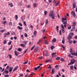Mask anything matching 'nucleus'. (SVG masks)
Masks as SVG:
<instances>
[{
	"label": "nucleus",
	"mask_w": 77,
	"mask_h": 77,
	"mask_svg": "<svg viewBox=\"0 0 77 77\" xmlns=\"http://www.w3.org/2000/svg\"><path fill=\"white\" fill-rule=\"evenodd\" d=\"M18 51H22V49L21 48H19L18 49Z\"/></svg>",
	"instance_id": "49530a36"
},
{
	"label": "nucleus",
	"mask_w": 77,
	"mask_h": 77,
	"mask_svg": "<svg viewBox=\"0 0 77 77\" xmlns=\"http://www.w3.org/2000/svg\"><path fill=\"white\" fill-rule=\"evenodd\" d=\"M3 44H6V40H5L3 41Z\"/></svg>",
	"instance_id": "2f4dec72"
},
{
	"label": "nucleus",
	"mask_w": 77,
	"mask_h": 77,
	"mask_svg": "<svg viewBox=\"0 0 77 77\" xmlns=\"http://www.w3.org/2000/svg\"><path fill=\"white\" fill-rule=\"evenodd\" d=\"M73 26H75V23L73 22L72 23Z\"/></svg>",
	"instance_id": "09e8293b"
},
{
	"label": "nucleus",
	"mask_w": 77,
	"mask_h": 77,
	"mask_svg": "<svg viewBox=\"0 0 77 77\" xmlns=\"http://www.w3.org/2000/svg\"><path fill=\"white\" fill-rule=\"evenodd\" d=\"M14 53H15V55L16 56H18V54H17V51H14Z\"/></svg>",
	"instance_id": "4be33fe9"
},
{
	"label": "nucleus",
	"mask_w": 77,
	"mask_h": 77,
	"mask_svg": "<svg viewBox=\"0 0 77 77\" xmlns=\"http://www.w3.org/2000/svg\"><path fill=\"white\" fill-rule=\"evenodd\" d=\"M56 54V53L54 52V53H53L52 54V56H55Z\"/></svg>",
	"instance_id": "412c9836"
},
{
	"label": "nucleus",
	"mask_w": 77,
	"mask_h": 77,
	"mask_svg": "<svg viewBox=\"0 0 77 77\" xmlns=\"http://www.w3.org/2000/svg\"><path fill=\"white\" fill-rule=\"evenodd\" d=\"M5 31H6V29H3V30L1 31V32H5Z\"/></svg>",
	"instance_id": "6e6d98bb"
},
{
	"label": "nucleus",
	"mask_w": 77,
	"mask_h": 77,
	"mask_svg": "<svg viewBox=\"0 0 77 77\" xmlns=\"http://www.w3.org/2000/svg\"><path fill=\"white\" fill-rule=\"evenodd\" d=\"M33 6H34V8H36L37 7L36 4L34 3L33 4Z\"/></svg>",
	"instance_id": "c756f323"
},
{
	"label": "nucleus",
	"mask_w": 77,
	"mask_h": 77,
	"mask_svg": "<svg viewBox=\"0 0 77 77\" xmlns=\"http://www.w3.org/2000/svg\"><path fill=\"white\" fill-rule=\"evenodd\" d=\"M45 15H46L47 14V11H45L44 12Z\"/></svg>",
	"instance_id": "c9c22d12"
},
{
	"label": "nucleus",
	"mask_w": 77,
	"mask_h": 77,
	"mask_svg": "<svg viewBox=\"0 0 77 77\" xmlns=\"http://www.w3.org/2000/svg\"><path fill=\"white\" fill-rule=\"evenodd\" d=\"M5 77H9V75H5L4 76Z\"/></svg>",
	"instance_id": "052dcab7"
},
{
	"label": "nucleus",
	"mask_w": 77,
	"mask_h": 77,
	"mask_svg": "<svg viewBox=\"0 0 77 77\" xmlns=\"http://www.w3.org/2000/svg\"><path fill=\"white\" fill-rule=\"evenodd\" d=\"M61 27L62 28V29H65V28H64V26H63V25H61Z\"/></svg>",
	"instance_id": "4c0bfd02"
},
{
	"label": "nucleus",
	"mask_w": 77,
	"mask_h": 77,
	"mask_svg": "<svg viewBox=\"0 0 77 77\" xmlns=\"http://www.w3.org/2000/svg\"><path fill=\"white\" fill-rule=\"evenodd\" d=\"M62 22L63 23V24H67V23H66V22L65 21H62Z\"/></svg>",
	"instance_id": "72a5a7b5"
},
{
	"label": "nucleus",
	"mask_w": 77,
	"mask_h": 77,
	"mask_svg": "<svg viewBox=\"0 0 77 77\" xmlns=\"http://www.w3.org/2000/svg\"><path fill=\"white\" fill-rule=\"evenodd\" d=\"M54 69H52V70L51 73L52 74H53V73L54 72Z\"/></svg>",
	"instance_id": "bb28decb"
},
{
	"label": "nucleus",
	"mask_w": 77,
	"mask_h": 77,
	"mask_svg": "<svg viewBox=\"0 0 77 77\" xmlns=\"http://www.w3.org/2000/svg\"><path fill=\"white\" fill-rule=\"evenodd\" d=\"M54 48V46H51V50H53V49Z\"/></svg>",
	"instance_id": "393cba45"
},
{
	"label": "nucleus",
	"mask_w": 77,
	"mask_h": 77,
	"mask_svg": "<svg viewBox=\"0 0 77 77\" xmlns=\"http://www.w3.org/2000/svg\"><path fill=\"white\" fill-rule=\"evenodd\" d=\"M39 68H40V66H37V67H35L34 68V69H35L36 70H36H37V69H39Z\"/></svg>",
	"instance_id": "2eb2a0df"
},
{
	"label": "nucleus",
	"mask_w": 77,
	"mask_h": 77,
	"mask_svg": "<svg viewBox=\"0 0 77 77\" xmlns=\"http://www.w3.org/2000/svg\"><path fill=\"white\" fill-rule=\"evenodd\" d=\"M28 62V61H27L26 62H25L23 63V64L24 65H26V64H27V63Z\"/></svg>",
	"instance_id": "3c124183"
},
{
	"label": "nucleus",
	"mask_w": 77,
	"mask_h": 77,
	"mask_svg": "<svg viewBox=\"0 0 77 77\" xmlns=\"http://www.w3.org/2000/svg\"><path fill=\"white\" fill-rule=\"evenodd\" d=\"M19 25L20 26H21V27H22V24H21V23H19Z\"/></svg>",
	"instance_id": "4d7b16f0"
},
{
	"label": "nucleus",
	"mask_w": 77,
	"mask_h": 77,
	"mask_svg": "<svg viewBox=\"0 0 77 77\" xmlns=\"http://www.w3.org/2000/svg\"><path fill=\"white\" fill-rule=\"evenodd\" d=\"M60 60L61 61V62H63L65 61V60H64V59H63V58H61L60 59Z\"/></svg>",
	"instance_id": "f704fd0d"
},
{
	"label": "nucleus",
	"mask_w": 77,
	"mask_h": 77,
	"mask_svg": "<svg viewBox=\"0 0 77 77\" xmlns=\"http://www.w3.org/2000/svg\"><path fill=\"white\" fill-rule=\"evenodd\" d=\"M71 62L69 63L68 64L69 65H73L75 62V60L74 59H72L71 60Z\"/></svg>",
	"instance_id": "f03ea898"
},
{
	"label": "nucleus",
	"mask_w": 77,
	"mask_h": 77,
	"mask_svg": "<svg viewBox=\"0 0 77 77\" xmlns=\"http://www.w3.org/2000/svg\"><path fill=\"white\" fill-rule=\"evenodd\" d=\"M60 59V57H57V58H56V60H59Z\"/></svg>",
	"instance_id": "c03bdc74"
},
{
	"label": "nucleus",
	"mask_w": 77,
	"mask_h": 77,
	"mask_svg": "<svg viewBox=\"0 0 77 77\" xmlns=\"http://www.w3.org/2000/svg\"><path fill=\"white\" fill-rule=\"evenodd\" d=\"M5 73H6V74H8V73H9V72L8 71V70H5Z\"/></svg>",
	"instance_id": "473e14b6"
},
{
	"label": "nucleus",
	"mask_w": 77,
	"mask_h": 77,
	"mask_svg": "<svg viewBox=\"0 0 77 77\" xmlns=\"http://www.w3.org/2000/svg\"><path fill=\"white\" fill-rule=\"evenodd\" d=\"M45 29H43L42 30V32L43 33H44V32H45Z\"/></svg>",
	"instance_id": "e2e57ef3"
},
{
	"label": "nucleus",
	"mask_w": 77,
	"mask_h": 77,
	"mask_svg": "<svg viewBox=\"0 0 77 77\" xmlns=\"http://www.w3.org/2000/svg\"><path fill=\"white\" fill-rule=\"evenodd\" d=\"M44 43L45 44H48V41H47V40H45L44 41Z\"/></svg>",
	"instance_id": "6ab92c4d"
},
{
	"label": "nucleus",
	"mask_w": 77,
	"mask_h": 77,
	"mask_svg": "<svg viewBox=\"0 0 77 77\" xmlns=\"http://www.w3.org/2000/svg\"><path fill=\"white\" fill-rule=\"evenodd\" d=\"M70 52L72 56H77V51H76V53L74 52V51L72 50V48H71L70 49Z\"/></svg>",
	"instance_id": "f257e3e1"
},
{
	"label": "nucleus",
	"mask_w": 77,
	"mask_h": 77,
	"mask_svg": "<svg viewBox=\"0 0 77 77\" xmlns=\"http://www.w3.org/2000/svg\"><path fill=\"white\" fill-rule=\"evenodd\" d=\"M8 56L9 57V58L11 59H12V55L10 54H8Z\"/></svg>",
	"instance_id": "58836bf2"
},
{
	"label": "nucleus",
	"mask_w": 77,
	"mask_h": 77,
	"mask_svg": "<svg viewBox=\"0 0 77 77\" xmlns=\"http://www.w3.org/2000/svg\"><path fill=\"white\" fill-rule=\"evenodd\" d=\"M53 11H51V13L49 14V17H51L52 19H54L55 18L54 17V16L53 15Z\"/></svg>",
	"instance_id": "7ed1b4c3"
},
{
	"label": "nucleus",
	"mask_w": 77,
	"mask_h": 77,
	"mask_svg": "<svg viewBox=\"0 0 77 77\" xmlns=\"http://www.w3.org/2000/svg\"><path fill=\"white\" fill-rule=\"evenodd\" d=\"M63 21H67V20H66V19L65 18H62Z\"/></svg>",
	"instance_id": "7c9ffc66"
},
{
	"label": "nucleus",
	"mask_w": 77,
	"mask_h": 77,
	"mask_svg": "<svg viewBox=\"0 0 77 77\" xmlns=\"http://www.w3.org/2000/svg\"><path fill=\"white\" fill-rule=\"evenodd\" d=\"M23 25L25 26H27V24H26V23L25 21H23Z\"/></svg>",
	"instance_id": "a878e982"
},
{
	"label": "nucleus",
	"mask_w": 77,
	"mask_h": 77,
	"mask_svg": "<svg viewBox=\"0 0 77 77\" xmlns=\"http://www.w3.org/2000/svg\"><path fill=\"white\" fill-rule=\"evenodd\" d=\"M24 36L26 38H27V34L26 33H25Z\"/></svg>",
	"instance_id": "5fc2aeb1"
},
{
	"label": "nucleus",
	"mask_w": 77,
	"mask_h": 77,
	"mask_svg": "<svg viewBox=\"0 0 77 77\" xmlns=\"http://www.w3.org/2000/svg\"><path fill=\"white\" fill-rule=\"evenodd\" d=\"M12 46L11 45V47L10 48L9 50V51H10V50H12Z\"/></svg>",
	"instance_id": "a19ab883"
},
{
	"label": "nucleus",
	"mask_w": 77,
	"mask_h": 77,
	"mask_svg": "<svg viewBox=\"0 0 77 77\" xmlns=\"http://www.w3.org/2000/svg\"><path fill=\"white\" fill-rule=\"evenodd\" d=\"M12 69H13V67H11L10 68V69L9 70V72H12Z\"/></svg>",
	"instance_id": "6e6552de"
},
{
	"label": "nucleus",
	"mask_w": 77,
	"mask_h": 77,
	"mask_svg": "<svg viewBox=\"0 0 77 77\" xmlns=\"http://www.w3.org/2000/svg\"><path fill=\"white\" fill-rule=\"evenodd\" d=\"M9 26H12V23L11 22H9Z\"/></svg>",
	"instance_id": "a18cd8bd"
},
{
	"label": "nucleus",
	"mask_w": 77,
	"mask_h": 77,
	"mask_svg": "<svg viewBox=\"0 0 77 77\" xmlns=\"http://www.w3.org/2000/svg\"><path fill=\"white\" fill-rule=\"evenodd\" d=\"M73 43L74 44H76V41L75 40H73Z\"/></svg>",
	"instance_id": "13d9d810"
},
{
	"label": "nucleus",
	"mask_w": 77,
	"mask_h": 77,
	"mask_svg": "<svg viewBox=\"0 0 77 77\" xmlns=\"http://www.w3.org/2000/svg\"><path fill=\"white\" fill-rule=\"evenodd\" d=\"M18 68V66H16L15 68L13 70V72H14V71H16L17 69Z\"/></svg>",
	"instance_id": "0eeeda50"
},
{
	"label": "nucleus",
	"mask_w": 77,
	"mask_h": 77,
	"mask_svg": "<svg viewBox=\"0 0 77 77\" xmlns=\"http://www.w3.org/2000/svg\"><path fill=\"white\" fill-rule=\"evenodd\" d=\"M52 60L51 59H49L48 60L45 61V62H46V63H48V62H51Z\"/></svg>",
	"instance_id": "9d476101"
},
{
	"label": "nucleus",
	"mask_w": 77,
	"mask_h": 77,
	"mask_svg": "<svg viewBox=\"0 0 77 77\" xmlns=\"http://www.w3.org/2000/svg\"><path fill=\"white\" fill-rule=\"evenodd\" d=\"M18 5L19 6H22V2L19 3Z\"/></svg>",
	"instance_id": "37998d69"
},
{
	"label": "nucleus",
	"mask_w": 77,
	"mask_h": 77,
	"mask_svg": "<svg viewBox=\"0 0 77 77\" xmlns=\"http://www.w3.org/2000/svg\"><path fill=\"white\" fill-rule=\"evenodd\" d=\"M23 43H24V45H26L27 44V41H25L23 42Z\"/></svg>",
	"instance_id": "c85d7f7f"
},
{
	"label": "nucleus",
	"mask_w": 77,
	"mask_h": 77,
	"mask_svg": "<svg viewBox=\"0 0 77 77\" xmlns=\"http://www.w3.org/2000/svg\"><path fill=\"white\" fill-rule=\"evenodd\" d=\"M68 42L69 44H72V40H71L70 39H68Z\"/></svg>",
	"instance_id": "f8f14e48"
},
{
	"label": "nucleus",
	"mask_w": 77,
	"mask_h": 77,
	"mask_svg": "<svg viewBox=\"0 0 77 77\" xmlns=\"http://www.w3.org/2000/svg\"><path fill=\"white\" fill-rule=\"evenodd\" d=\"M68 29L69 30H70V29H71V26H70L68 27Z\"/></svg>",
	"instance_id": "0e129e2a"
},
{
	"label": "nucleus",
	"mask_w": 77,
	"mask_h": 77,
	"mask_svg": "<svg viewBox=\"0 0 77 77\" xmlns=\"http://www.w3.org/2000/svg\"><path fill=\"white\" fill-rule=\"evenodd\" d=\"M4 34L5 35H10V32H8L7 33H5Z\"/></svg>",
	"instance_id": "f3484780"
},
{
	"label": "nucleus",
	"mask_w": 77,
	"mask_h": 77,
	"mask_svg": "<svg viewBox=\"0 0 77 77\" xmlns=\"http://www.w3.org/2000/svg\"><path fill=\"white\" fill-rule=\"evenodd\" d=\"M20 46L21 47H23V48H24L25 47V45L24 44H20Z\"/></svg>",
	"instance_id": "dca6fc26"
},
{
	"label": "nucleus",
	"mask_w": 77,
	"mask_h": 77,
	"mask_svg": "<svg viewBox=\"0 0 77 77\" xmlns=\"http://www.w3.org/2000/svg\"><path fill=\"white\" fill-rule=\"evenodd\" d=\"M27 8H30V5H29L27 6Z\"/></svg>",
	"instance_id": "bf43d9fd"
},
{
	"label": "nucleus",
	"mask_w": 77,
	"mask_h": 77,
	"mask_svg": "<svg viewBox=\"0 0 77 77\" xmlns=\"http://www.w3.org/2000/svg\"><path fill=\"white\" fill-rule=\"evenodd\" d=\"M62 47L63 49L64 50H65V47H64V46H62Z\"/></svg>",
	"instance_id": "774afa93"
},
{
	"label": "nucleus",
	"mask_w": 77,
	"mask_h": 77,
	"mask_svg": "<svg viewBox=\"0 0 77 77\" xmlns=\"http://www.w3.org/2000/svg\"><path fill=\"white\" fill-rule=\"evenodd\" d=\"M42 41V39H40L37 43V45L39 44H40V43H41V42Z\"/></svg>",
	"instance_id": "9b49d317"
},
{
	"label": "nucleus",
	"mask_w": 77,
	"mask_h": 77,
	"mask_svg": "<svg viewBox=\"0 0 77 77\" xmlns=\"http://www.w3.org/2000/svg\"><path fill=\"white\" fill-rule=\"evenodd\" d=\"M17 28H18L19 30H23V27H20V26H17Z\"/></svg>",
	"instance_id": "ddd939ff"
},
{
	"label": "nucleus",
	"mask_w": 77,
	"mask_h": 77,
	"mask_svg": "<svg viewBox=\"0 0 77 77\" xmlns=\"http://www.w3.org/2000/svg\"><path fill=\"white\" fill-rule=\"evenodd\" d=\"M70 34L72 36H74V33H73V32L70 33Z\"/></svg>",
	"instance_id": "69168bd1"
},
{
	"label": "nucleus",
	"mask_w": 77,
	"mask_h": 77,
	"mask_svg": "<svg viewBox=\"0 0 77 77\" xmlns=\"http://www.w3.org/2000/svg\"><path fill=\"white\" fill-rule=\"evenodd\" d=\"M35 45H34L31 48V51H32V50H33V49L35 48Z\"/></svg>",
	"instance_id": "b1692460"
},
{
	"label": "nucleus",
	"mask_w": 77,
	"mask_h": 77,
	"mask_svg": "<svg viewBox=\"0 0 77 77\" xmlns=\"http://www.w3.org/2000/svg\"><path fill=\"white\" fill-rule=\"evenodd\" d=\"M56 41V38H54L52 40V43H54Z\"/></svg>",
	"instance_id": "4468645a"
},
{
	"label": "nucleus",
	"mask_w": 77,
	"mask_h": 77,
	"mask_svg": "<svg viewBox=\"0 0 77 77\" xmlns=\"http://www.w3.org/2000/svg\"><path fill=\"white\" fill-rule=\"evenodd\" d=\"M38 49H39V47H37L35 49V50L34 51V52L35 53H36L37 51H38Z\"/></svg>",
	"instance_id": "423d86ee"
},
{
	"label": "nucleus",
	"mask_w": 77,
	"mask_h": 77,
	"mask_svg": "<svg viewBox=\"0 0 77 77\" xmlns=\"http://www.w3.org/2000/svg\"><path fill=\"white\" fill-rule=\"evenodd\" d=\"M42 57H39V59L41 60L42 59Z\"/></svg>",
	"instance_id": "338daca9"
},
{
	"label": "nucleus",
	"mask_w": 77,
	"mask_h": 77,
	"mask_svg": "<svg viewBox=\"0 0 77 77\" xmlns=\"http://www.w3.org/2000/svg\"><path fill=\"white\" fill-rule=\"evenodd\" d=\"M68 39H72V36L70 35L68 38Z\"/></svg>",
	"instance_id": "aec40b11"
},
{
	"label": "nucleus",
	"mask_w": 77,
	"mask_h": 77,
	"mask_svg": "<svg viewBox=\"0 0 77 77\" xmlns=\"http://www.w3.org/2000/svg\"><path fill=\"white\" fill-rule=\"evenodd\" d=\"M45 53H46V54L44 53L43 54V55L44 56H48V51H46L45 52Z\"/></svg>",
	"instance_id": "39448f33"
},
{
	"label": "nucleus",
	"mask_w": 77,
	"mask_h": 77,
	"mask_svg": "<svg viewBox=\"0 0 77 77\" xmlns=\"http://www.w3.org/2000/svg\"><path fill=\"white\" fill-rule=\"evenodd\" d=\"M71 13L72 14L74 17H75V14L74 11H72L71 12Z\"/></svg>",
	"instance_id": "1a4fd4ad"
},
{
	"label": "nucleus",
	"mask_w": 77,
	"mask_h": 77,
	"mask_svg": "<svg viewBox=\"0 0 77 77\" xmlns=\"http://www.w3.org/2000/svg\"><path fill=\"white\" fill-rule=\"evenodd\" d=\"M10 7L11 8H12V7H13V4L11 3Z\"/></svg>",
	"instance_id": "864d4df0"
},
{
	"label": "nucleus",
	"mask_w": 77,
	"mask_h": 77,
	"mask_svg": "<svg viewBox=\"0 0 77 77\" xmlns=\"http://www.w3.org/2000/svg\"><path fill=\"white\" fill-rule=\"evenodd\" d=\"M15 20H18V16L17 15H15Z\"/></svg>",
	"instance_id": "5701e85b"
},
{
	"label": "nucleus",
	"mask_w": 77,
	"mask_h": 77,
	"mask_svg": "<svg viewBox=\"0 0 77 77\" xmlns=\"http://www.w3.org/2000/svg\"><path fill=\"white\" fill-rule=\"evenodd\" d=\"M48 23V19H47L46 20L45 24H47Z\"/></svg>",
	"instance_id": "cd10ccee"
},
{
	"label": "nucleus",
	"mask_w": 77,
	"mask_h": 77,
	"mask_svg": "<svg viewBox=\"0 0 77 77\" xmlns=\"http://www.w3.org/2000/svg\"><path fill=\"white\" fill-rule=\"evenodd\" d=\"M12 43V41H10V42H9L8 44V45H11V43Z\"/></svg>",
	"instance_id": "de8ad7c7"
},
{
	"label": "nucleus",
	"mask_w": 77,
	"mask_h": 77,
	"mask_svg": "<svg viewBox=\"0 0 77 77\" xmlns=\"http://www.w3.org/2000/svg\"><path fill=\"white\" fill-rule=\"evenodd\" d=\"M7 23L6 21H4V22L2 23V24H5L6 23Z\"/></svg>",
	"instance_id": "79ce46f5"
},
{
	"label": "nucleus",
	"mask_w": 77,
	"mask_h": 77,
	"mask_svg": "<svg viewBox=\"0 0 77 77\" xmlns=\"http://www.w3.org/2000/svg\"><path fill=\"white\" fill-rule=\"evenodd\" d=\"M71 69H73V66H70Z\"/></svg>",
	"instance_id": "603ef678"
},
{
	"label": "nucleus",
	"mask_w": 77,
	"mask_h": 77,
	"mask_svg": "<svg viewBox=\"0 0 77 77\" xmlns=\"http://www.w3.org/2000/svg\"><path fill=\"white\" fill-rule=\"evenodd\" d=\"M62 43L63 44H65V39L63 38V39L62 40Z\"/></svg>",
	"instance_id": "a211bd4d"
},
{
	"label": "nucleus",
	"mask_w": 77,
	"mask_h": 77,
	"mask_svg": "<svg viewBox=\"0 0 77 77\" xmlns=\"http://www.w3.org/2000/svg\"><path fill=\"white\" fill-rule=\"evenodd\" d=\"M62 32H63V33H65V30H64V29H62Z\"/></svg>",
	"instance_id": "680f3d73"
},
{
	"label": "nucleus",
	"mask_w": 77,
	"mask_h": 77,
	"mask_svg": "<svg viewBox=\"0 0 77 77\" xmlns=\"http://www.w3.org/2000/svg\"><path fill=\"white\" fill-rule=\"evenodd\" d=\"M75 6H76V5L75 4H74L73 6V8H75Z\"/></svg>",
	"instance_id": "8fccbe9b"
},
{
	"label": "nucleus",
	"mask_w": 77,
	"mask_h": 77,
	"mask_svg": "<svg viewBox=\"0 0 77 77\" xmlns=\"http://www.w3.org/2000/svg\"><path fill=\"white\" fill-rule=\"evenodd\" d=\"M59 2H58L57 3H56V5H55V6H58L59 5Z\"/></svg>",
	"instance_id": "e433bc0d"
},
{
	"label": "nucleus",
	"mask_w": 77,
	"mask_h": 77,
	"mask_svg": "<svg viewBox=\"0 0 77 77\" xmlns=\"http://www.w3.org/2000/svg\"><path fill=\"white\" fill-rule=\"evenodd\" d=\"M28 50V49H26L25 51H24V53H23V54H24L25 53H26L27 52V51Z\"/></svg>",
	"instance_id": "ea45409f"
},
{
	"label": "nucleus",
	"mask_w": 77,
	"mask_h": 77,
	"mask_svg": "<svg viewBox=\"0 0 77 77\" xmlns=\"http://www.w3.org/2000/svg\"><path fill=\"white\" fill-rule=\"evenodd\" d=\"M37 34V31H34L33 32V36L34 37H36V35Z\"/></svg>",
	"instance_id": "20e7f679"
}]
</instances>
